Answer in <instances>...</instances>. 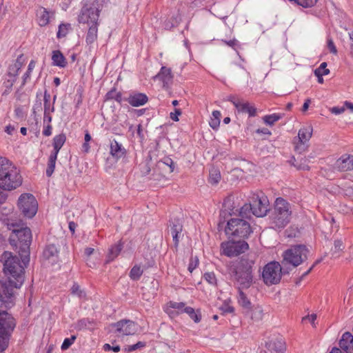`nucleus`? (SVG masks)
Instances as JSON below:
<instances>
[{"label":"nucleus","instance_id":"6ab92c4d","mask_svg":"<svg viewBox=\"0 0 353 353\" xmlns=\"http://www.w3.org/2000/svg\"><path fill=\"white\" fill-rule=\"evenodd\" d=\"M336 168L342 172L353 170V156L350 154L342 155L336 161Z\"/></svg>","mask_w":353,"mask_h":353},{"label":"nucleus","instance_id":"de8ad7c7","mask_svg":"<svg viewBox=\"0 0 353 353\" xmlns=\"http://www.w3.org/2000/svg\"><path fill=\"white\" fill-rule=\"evenodd\" d=\"M16 80H17V79H15V78L10 77L9 79H8L3 82V85L6 88L3 92V94H7L11 91L12 86H13L14 83H15Z\"/></svg>","mask_w":353,"mask_h":353},{"label":"nucleus","instance_id":"0eeeda50","mask_svg":"<svg viewBox=\"0 0 353 353\" xmlns=\"http://www.w3.org/2000/svg\"><path fill=\"white\" fill-rule=\"evenodd\" d=\"M251 232L250 223L243 219H230L225 228L226 234L242 238L248 237Z\"/></svg>","mask_w":353,"mask_h":353},{"label":"nucleus","instance_id":"a18cd8bd","mask_svg":"<svg viewBox=\"0 0 353 353\" xmlns=\"http://www.w3.org/2000/svg\"><path fill=\"white\" fill-rule=\"evenodd\" d=\"M203 279L209 284L212 285H215L216 284V278L214 272H206L203 274Z\"/></svg>","mask_w":353,"mask_h":353},{"label":"nucleus","instance_id":"423d86ee","mask_svg":"<svg viewBox=\"0 0 353 353\" xmlns=\"http://www.w3.org/2000/svg\"><path fill=\"white\" fill-rule=\"evenodd\" d=\"M254 257L247 256L241 258L238 265L239 281L245 288L250 287L253 280Z\"/></svg>","mask_w":353,"mask_h":353},{"label":"nucleus","instance_id":"72a5a7b5","mask_svg":"<svg viewBox=\"0 0 353 353\" xmlns=\"http://www.w3.org/2000/svg\"><path fill=\"white\" fill-rule=\"evenodd\" d=\"M250 318L254 321H259L263 318V310L261 306L257 305L254 307L250 314Z\"/></svg>","mask_w":353,"mask_h":353},{"label":"nucleus","instance_id":"774afa93","mask_svg":"<svg viewBox=\"0 0 353 353\" xmlns=\"http://www.w3.org/2000/svg\"><path fill=\"white\" fill-rule=\"evenodd\" d=\"M343 107H345V109L347 108V109L350 110L352 112H353V103H352L345 101L344 102Z\"/></svg>","mask_w":353,"mask_h":353},{"label":"nucleus","instance_id":"0e129e2a","mask_svg":"<svg viewBox=\"0 0 353 353\" xmlns=\"http://www.w3.org/2000/svg\"><path fill=\"white\" fill-rule=\"evenodd\" d=\"M36 65V61L34 60H31L28 64V70L26 72L28 73H32V70L35 68Z\"/></svg>","mask_w":353,"mask_h":353},{"label":"nucleus","instance_id":"4be33fe9","mask_svg":"<svg viewBox=\"0 0 353 353\" xmlns=\"http://www.w3.org/2000/svg\"><path fill=\"white\" fill-rule=\"evenodd\" d=\"M110 153L113 158L118 160L125 156L126 150L121 143L114 139L110 142Z\"/></svg>","mask_w":353,"mask_h":353},{"label":"nucleus","instance_id":"dca6fc26","mask_svg":"<svg viewBox=\"0 0 353 353\" xmlns=\"http://www.w3.org/2000/svg\"><path fill=\"white\" fill-rule=\"evenodd\" d=\"M312 134V128L310 126L302 128L298 133V142L295 145V150L299 153L305 151L307 143Z\"/></svg>","mask_w":353,"mask_h":353},{"label":"nucleus","instance_id":"393cba45","mask_svg":"<svg viewBox=\"0 0 353 353\" xmlns=\"http://www.w3.org/2000/svg\"><path fill=\"white\" fill-rule=\"evenodd\" d=\"M52 65L61 68L67 65V61L63 53L60 50H54L52 53Z\"/></svg>","mask_w":353,"mask_h":353},{"label":"nucleus","instance_id":"9b49d317","mask_svg":"<svg viewBox=\"0 0 353 353\" xmlns=\"http://www.w3.org/2000/svg\"><path fill=\"white\" fill-rule=\"evenodd\" d=\"M262 278L267 285L277 284L281 279V266L279 263L272 261L266 264L263 270Z\"/></svg>","mask_w":353,"mask_h":353},{"label":"nucleus","instance_id":"09e8293b","mask_svg":"<svg viewBox=\"0 0 353 353\" xmlns=\"http://www.w3.org/2000/svg\"><path fill=\"white\" fill-rule=\"evenodd\" d=\"M145 343L144 342L139 341L136 344H134L132 345H128L125 348V350L128 352H132L137 349L145 347Z\"/></svg>","mask_w":353,"mask_h":353},{"label":"nucleus","instance_id":"37998d69","mask_svg":"<svg viewBox=\"0 0 353 353\" xmlns=\"http://www.w3.org/2000/svg\"><path fill=\"white\" fill-rule=\"evenodd\" d=\"M181 232V226L174 225L171 228V234L173 238V241L175 245H177L179 243L178 235Z\"/></svg>","mask_w":353,"mask_h":353},{"label":"nucleus","instance_id":"5fc2aeb1","mask_svg":"<svg viewBox=\"0 0 353 353\" xmlns=\"http://www.w3.org/2000/svg\"><path fill=\"white\" fill-rule=\"evenodd\" d=\"M316 319V315L315 314H312L311 315H308V316L303 317L302 321L303 322L309 321L313 325H314V321Z\"/></svg>","mask_w":353,"mask_h":353},{"label":"nucleus","instance_id":"2eb2a0df","mask_svg":"<svg viewBox=\"0 0 353 353\" xmlns=\"http://www.w3.org/2000/svg\"><path fill=\"white\" fill-rule=\"evenodd\" d=\"M118 336L133 335L137 332V324L131 320L123 319L114 323Z\"/></svg>","mask_w":353,"mask_h":353},{"label":"nucleus","instance_id":"e2e57ef3","mask_svg":"<svg viewBox=\"0 0 353 353\" xmlns=\"http://www.w3.org/2000/svg\"><path fill=\"white\" fill-rule=\"evenodd\" d=\"M343 248V242L341 240H336L334 241V249L336 250H341Z\"/></svg>","mask_w":353,"mask_h":353},{"label":"nucleus","instance_id":"c756f323","mask_svg":"<svg viewBox=\"0 0 353 353\" xmlns=\"http://www.w3.org/2000/svg\"><path fill=\"white\" fill-rule=\"evenodd\" d=\"M98 26L99 24L90 26L85 37L87 44L91 45L97 41L98 37Z\"/></svg>","mask_w":353,"mask_h":353},{"label":"nucleus","instance_id":"9d476101","mask_svg":"<svg viewBox=\"0 0 353 353\" xmlns=\"http://www.w3.org/2000/svg\"><path fill=\"white\" fill-rule=\"evenodd\" d=\"M250 203L252 208V214L256 216H265L269 211V200L261 192L253 193Z\"/></svg>","mask_w":353,"mask_h":353},{"label":"nucleus","instance_id":"7ed1b4c3","mask_svg":"<svg viewBox=\"0 0 353 353\" xmlns=\"http://www.w3.org/2000/svg\"><path fill=\"white\" fill-rule=\"evenodd\" d=\"M10 244L19 248V254L24 256L22 262L25 264L28 261L26 258L29 254L30 245L32 241V232L30 228H21L13 230V234L10 238Z\"/></svg>","mask_w":353,"mask_h":353},{"label":"nucleus","instance_id":"864d4df0","mask_svg":"<svg viewBox=\"0 0 353 353\" xmlns=\"http://www.w3.org/2000/svg\"><path fill=\"white\" fill-rule=\"evenodd\" d=\"M199 265V261L197 259H191L189 265H188V270L190 272H192L193 270L198 266Z\"/></svg>","mask_w":353,"mask_h":353},{"label":"nucleus","instance_id":"412c9836","mask_svg":"<svg viewBox=\"0 0 353 353\" xmlns=\"http://www.w3.org/2000/svg\"><path fill=\"white\" fill-rule=\"evenodd\" d=\"M155 78L158 79L163 83L164 88H168L172 84L173 80V74L170 68L165 66L161 67L159 73L156 75Z\"/></svg>","mask_w":353,"mask_h":353},{"label":"nucleus","instance_id":"6e6d98bb","mask_svg":"<svg viewBox=\"0 0 353 353\" xmlns=\"http://www.w3.org/2000/svg\"><path fill=\"white\" fill-rule=\"evenodd\" d=\"M43 134L46 137H49L52 133V127L50 124L48 123L43 127Z\"/></svg>","mask_w":353,"mask_h":353},{"label":"nucleus","instance_id":"c85d7f7f","mask_svg":"<svg viewBox=\"0 0 353 353\" xmlns=\"http://www.w3.org/2000/svg\"><path fill=\"white\" fill-rule=\"evenodd\" d=\"M14 288H16L13 285L10 283V279H8V283L2 284L1 286V298L3 299L4 298L10 299L12 297L14 294Z\"/></svg>","mask_w":353,"mask_h":353},{"label":"nucleus","instance_id":"f257e3e1","mask_svg":"<svg viewBox=\"0 0 353 353\" xmlns=\"http://www.w3.org/2000/svg\"><path fill=\"white\" fill-rule=\"evenodd\" d=\"M22 183L19 169L8 159L0 157V188L12 191L19 188Z\"/></svg>","mask_w":353,"mask_h":353},{"label":"nucleus","instance_id":"8fccbe9b","mask_svg":"<svg viewBox=\"0 0 353 353\" xmlns=\"http://www.w3.org/2000/svg\"><path fill=\"white\" fill-rule=\"evenodd\" d=\"M71 293L79 297L84 296V292L80 290L79 285L77 283H74L71 288Z\"/></svg>","mask_w":353,"mask_h":353},{"label":"nucleus","instance_id":"3c124183","mask_svg":"<svg viewBox=\"0 0 353 353\" xmlns=\"http://www.w3.org/2000/svg\"><path fill=\"white\" fill-rule=\"evenodd\" d=\"M103 349L105 350V351H110V350H112L113 352H119L120 351V347L119 345H116V346H111L110 344L108 343H105L103 345Z\"/></svg>","mask_w":353,"mask_h":353},{"label":"nucleus","instance_id":"58836bf2","mask_svg":"<svg viewBox=\"0 0 353 353\" xmlns=\"http://www.w3.org/2000/svg\"><path fill=\"white\" fill-rule=\"evenodd\" d=\"M143 271L139 265H134L131 269L129 274V276L130 277L131 279L134 281H137L140 279V277L143 274Z\"/></svg>","mask_w":353,"mask_h":353},{"label":"nucleus","instance_id":"a19ab883","mask_svg":"<svg viewBox=\"0 0 353 353\" xmlns=\"http://www.w3.org/2000/svg\"><path fill=\"white\" fill-rule=\"evenodd\" d=\"M327 67V63L326 62H322L320 65V66L316 68L314 71V74L317 77H319L320 76H325L330 74V70L326 68Z\"/></svg>","mask_w":353,"mask_h":353},{"label":"nucleus","instance_id":"cd10ccee","mask_svg":"<svg viewBox=\"0 0 353 353\" xmlns=\"http://www.w3.org/2000/svg\"><path fill=\"white\" fill-rule=\"evenodd\" d=\"M122 249L123 243L121 241H119L117 244L112 245L108 250L107 262H110L114 260L119 256Z\"/></svg>","mask_w":353,"mask_h":353},{"label":"nucleus","instance_id":"680f3d73","mask_svg":"<svg viewBox=\"0 0 353 353\" xmlns=\"http://www.w3.org/2000/svg\"><path fill=\"white\" fill-rule=\"evenodd\" d=\"M256 132L257 134H265V135H270L271 134V132L268 128H265L257 129L256 130Z\"/></svg>","mask_w":353,"mask_h":353},{"label":"nucleus","instance_id":"bf43d9fd","mask_svg":"<svg viewBox=\"0 0 353 353\" xmlns=\"http://www.w3.org/2000/svg\"><path fill=\"white\" fill-rule=\"evenodd\" d=\"M163 163H165V165H167L168 166L170 167V172H173L174 170V163L173 161V160L170 158H165L163 159Z\"/></svg>","mask_w":353,"mask_h":353},{"label":"nucleus","instance_id":"c9c22d12","mask_svg":"<svg viewBox=\"0 0 353 353\" xmlns=\"http://www.w3.org/2000/svg\"><path fill=\"white\" fill-rule=\"evenodd\" d=\"M221 180L220 171L216 168H212L210 170L208 182L212 185H216Z\"/></svg>","mask_w":353,"mask_h":353},{"label":"nucleus","instance_id":"5701e85b","mask_svg":"<svg viewBox=\"0 0 353 353\" xmlns=\"http://www.w3.org/2000/svg\"><path fill=\"white\" fill-rule=\"evenodd\" d=\"M340 347L347 353H353V335L345 332L339 341Z\"/></svg>","mask_w":353,"mask_h":353},{"label":"nucleus","instance_id":"4c0bfd02","mask_svg":"<svg viewBox=\"0 0 353 353\" xmlns=\"http://www.w3.org/2000/svg\"><path fill=\"white\" fill-rule=\"evenodd\" d=\"M283 117L281 114L274 113L272 114L265 115L263 117L264 123L269 125H273L276 121Z\"/></svg>","mask_w":353,"mask_h":353},{"label":"nucleus","instance_id":"a211bd4d","mask_svg":"<svg viewBox=\"0 0 353 353\" xmlns=\"http://www.w3.org/2000/svg\"><path fill=\"white\" fill-rule=\"evenodd\" d=\"M231 101L239 112L247 113L250 117H254L256 114V108L249 102H244L240 100Z\"/></svg>","mask_w":353,"mask_h":353},{"label":"nucleus","instance_id":"f3484780","mask_svg":"<svg viewBox=\"0 0 353 353\" xmlns=\"http://www.w3.org/2000/svg\"><path fill=\"white\" fill-rule=\"evenodd\" d=\"M187 307L185 303L170 301L163 307V310L170 318L174 319L179 314L185 313Z\"/></svg>","mask_w":353,"mask_h":353},{"label":"nucleus","instance_id":"20e7f679","mask_svg":"<svg viewBox=\"0 0 353 353\" xmlns=\"http://www.w3.org/2000/svg\"><path fill=\"white\" fill-rule=\"evenodd\" d=\"M292 213L290 203L285 199L278 197L274 201L272 221L278 228H283L290 222Z\"/></svg>","mask_w":353,"mask_h":353},{"label":"nucleus","instance_id":"ea45409f","mask_svg":"<svg viewBox=\"0 0 353 353\" xmlns=\"http://www.w3.org/2000/svg\"><path fill=\"white\" fill-rule=\"evenodd\" d=\"M185 313L195 322L199 323L201 320V315L199 312H195L194 309L191 307H187Z\"/></svg>","mask_w":353,"mask_h":353},{"label":"nucleus","instance_id":"4468645a","mask_svg":"<svg viewBox=\"0 0 353 353\" xmlns=\"http://www.w3.org/2000/svg\"><path fill=\"white\" fill-rule=\"evenodd\" d=\"M248 248V243L244 241H227L221 244V253L229 257L236 256L245 252Z\"/></svg>","mask_w":353,"mask_h":353},{"label":"nucleus","instance_id":"052dcab7","mask_svg":"<svg viewBox=\"0 0 353 353\" xmlns=\"http://www.w3.org/2000/svg\"><path fill=\"white\" fill-rule=\"evenodd\" d=\"M111 94H112V92L108 93V98H112V99H114L115 101H117L119 103L121 102V101H122V95H121V94L120 92L117 93L115 97H110Z\"/></svg>","mask_w":353,"mask_h":353},{"label":"nucleus","instance_id":"603ef678","mask_svg":"<svg viewBox=\"0 0 353 353\" xmlns=\"http://www.w3.org/2000/svg\"><path fill=\"white\" fill-rule=\"evenodd\" d=\"M330 110L332 114L338 115L345 112V107L334 106L331 108Z\"/></svg>","mask_w":353,"mask_h":353},{"label":"nucleus","instance_id":"e433bc0d","mask_svg":"<svg viewBox=\"0 0 353 353\" xmlns=\"http://www.w3.org/2000/svg\"><path fill=\"white\" fill-rule=\"evenodd\" d=\"M236 211L239 212V216L243 219L244 218L250 217L252 214V208L250 203H245L239 210Z\"/></svg>","mask_w":353,"mask_h":353},{"label":"nucleus","instance_id":"338daca9","mask_svg":"<svg viewBox=\"0 0 353 353\" xmlns=\"http://www.w3.org/2000/svg\"><path fill=\"white\" fill-rule=\"evenodd\" d=\"M94 252V249L92 248H86L84 250V254L87 257L90 256Z\"/></svg>","mask_w":353,"mask_h":353},{"label":"nucleus","instance_id":"ddd939ff","mask_svg":"<svg viewBox=\"0 0 353 353\" xmlns=\"http://www.w3.org/2000/svg\"><path fill=\"white\" fill-rule=\"evenodd\" d=\"M100 10L94 3L84 5L78 16V21L80 23L88 25L99 24Z\"/></svg>","mask_w":353,"mask_h":353},{"label":"nucleus","instance_id":"bb28decb","mask_svg":"<svg viewBox=\"0 0 353 353\" xmlns=\"http://www.w3.org/2000/svg\"><path fill=\"white\" fill-rule=\"evenodd\" d=\"M21 56L18 57L13 63L9 65L7 73L9 77H13L17 79V77L19 74V72L23 66V63L21 61Z\"/></svg>","mask_w":353,"mask_h":353},{"label":"nucleus","instance_id":"b1692460","mask_svg":"<svg viewBox=\"0 0 353 353\" xmlns=\"http://www.w3.org/2000/svg\"><path fill=\"white\" fill-rule=\"evenodd\" d=\"M50 14L46 8L41 7L37 11V21L39 26L45 27L48 25L50 21Z\"/></svg>","mask_w":353,"mask_h":353},{"label":"nucleus","instance_id":"a878e982","mask_svg":"<svg viewBox=\"0 0 353 353\" xmlns=\"http://www.w3.org/2000/svg\"><path fill=\"white\" fill-rule=\"evenodd\" d=\"M59 251L57 248L53 245H48L43 250V257L47 260H52V262L56 261L58 258Z\"/></svg>","mask_w":353,"mask_h":353},{"label":"nucleus","instance_id":"c03bdc74","mask_svg":"<svg viewBox=\"0 0 353 353\" xmlns=\"http://www.w3.org/2000/svg\"><path fill=\"white\" fill-rule=\"evenodd\" d=\"M76 339L75 335H72L70 338H65L61 346V350H68L74 343Z\"/></svg>","mask_w":353,"mask_h":353},{"label":"nucleus","instance_id":"aec40b11","mask_svg":"<svg viewBox=\"0 0 353 353\" xmlns=\"http://www.w3.org/2000/svg\"><path fill=\"white\" fill-rule=\"evenodd\" d=\"M125 101L133 107H139L145 105L148 101V98L145 94L134 92L130 94Z\"/></svg>","mask_w":353,"mask_h":353},{"label":"nucleus","instance_id":"79ce46f5","mask_svg":"<svg viewBox=\"0 0 353 353\" xmlns=\"http://www.w3.org/2000/svg\"><path fill=\"white\" fill-rule=\"evenodd\" d=\"M44 112H54V107L51 106L50 103V96L46 93L44 94Z\"/></svg>","mask_w":353,"mask_h":353},{"label":"nucleus","instance_id":"13d9d810","mask_svg":"<svg viewBox=\"0 0 353 353\" xmlns=\"http://www.w3.org/2000/svg\"><path fill=\"white\" fill-rule=\"evenodd\" d=\"M181 110L180 109L176 108L174 110V112H171L170 114V118L174 121H179V116L181 114Z\"/></svg>","mask_w":353,"mask_h":353},{"label":"nucleus","instance_id":"69168bd1","mask_svg":"<svg viewBox=\"0 0 353 353\" xmlns=\"http://www.w3.org/2000/svg\"><path fill=\"white\" fill-rule=\"evenodd\" d=\"M226 45L232 47V48H234L236 45H237V40L236 39H232V40H230V41H223Z\"/></svg>","mask_w":353,"mask_h":353},{"label":"nucleus","instance_id":"1a4fd4ad","mask_svg":"<svg viewBox=\"0 0 353 353\" xmlns=\"http://www.w3.org/2000/svg\"><path fill=\"white\" fill-rule=\"evenodd\" d=\"M17 205L23 214L28 218H32L38 210V203L35 197L29 193L21 194Z\"/></svg>","mask_w":353,"mask_h":353},{"label":"nucleus","instance_id":"49530a36","mask_svg":"<svg viewBox=\"0 0 353 353\" xmlns=\"http://www.w3.org/2000/svg\"><path fill=\"white\" fill-rule=\"evenodd\" d=\"M223 313H234V307L230 304V300L225 301L221 307Z\"/></svg>","mask_w":353,"mask_h":353},{"label":"nucleus","instance_id":"f704fd0d","mask_svg":"<svg viewBox=\"0 0 353 353\" xmlns=\"http://www.w3.org/2000/svg\"><path fill=\"white\" fill-rule=\"evenodd\" d=\"M237 299L239 304L241 307H243L245 309H250L251 302L247 297L246 294L240 290H239Z\"/></svg>","mask_w":353,"mask_h":353},{"label":"nucleus","instance_id":"39448f33","mask_svg":"<svg viewBox=\"0 0 353 353\" xmlns=\"http://www.w3.org/2000/svg\"><path fill=\"white\" fill-rule=\"evenodd\" d=\"M15 327V321L11 314L0 311V352L8 346L9 339Z\"/></svg>","mask_w":353,"mask_h":353},{"label":"nucleus","instance_id":"f8f14e48","mask_svg":"<svg viewBox=\"0 0 353 353\" xmlns=\"http://www.w3.org/2000/svg\"><path fill=\"white\" fill-rule=\"evenodd\" d=\"M66 141V137L63 134L56 135L53 138L52 145L53 150L51 152L48 161L46 169V175L50 177L53 174L55 169L56 161L57 155Z\"/></svg>","mask_w":353,"mask_h":353},{"label":"nucleus","instance_id":"4d7b16f0","mask_svg":"<svg viewBox=\"0 0 353 353\" xmlns=\"http://www.w3.org/2000/svg\"><path fill=\"white\" fill-rule=\"evenodd\" d=\"M327 47L330 52L333 53L334 54H336L337 53V49L332 39L327 40Z\"/></svg>","mask_w":353,"mask_h":353},{"label":"nucleus","instance_id":"6e6552de","mask_svg":"<svg viewBox=\"0 0 353 353\" xmlns=\"http://www.w3.org/2000/svg\"><path fill=\"white\" fill-rule=\"evenodd\" d=\"M307 250L304 245H295L283 253V261L294 267L299 265L307 259Z\"/></svg>","mask_w":353,"mask_h":353},{"label":"nucleus","instance_id":"2f4dec72","mask_svg":"<svg viewBox=\"0 0 353 353\" xmlns=\"http://www.w3.org/2000/svg\"><path fill=\"white\" fill-rule=\"evenodd\" d=\"M72 30L71 24L69 23H61L58 27L57 37L58 39L65 37Z\"/></svg>","mask_w":353,"mask_h":353},{"label":"nucleus","instance_id":"7c9ffc66","mask_svg":"<svg viewBox=\"0 0 353 353\" xmlns=\"http://www.w3.org/2000/svg\"><path fill=\"white\" fill-rule=\"evenodd\" d=\"M268 348L270 351H274L276 353H283L285 350L284 342L282 339H277L275 341L270 342Z\"/></svg>","mask_w":353,"mask_h":353},{"label":"nucleus","instance_id":"f03ea898","mask_svg":"<svg viewBox=\"0 0 353 353\" xmlns=\"http://www.w3.org/2000/svg\"><path fill=\"white\" fill-rule=\"evenodd\" d=\"M2 258L4 260L3 272L10 279V283L16 288H20L24 282L25 269L21 260L8 251L3 252Z\"/></svg>","mask_w":353,"mask_h":353},{"label":"nucleus","instance_id":"473e14b6","mask_svg":"<svg viewBox=\"0 0 353 353\" xmlns=\"http://www.w3.org/2000/svg\"><path fill=\"white\" fill-rule=\"evenodd\" d=\"M221 118V112L219 110H214L209 121L210 126L214 130H217L220 125Z\"/></svg>","mask_w":353,"mask_h":353}]
</instances>
